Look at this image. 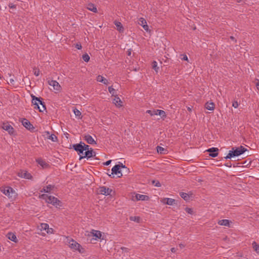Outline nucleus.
I'll return each mask as SVG.
<instances>
[{
  "mask_svg": "<svg viewBox=\"0 0 259 259\" xmlns=\"http://www.w3.org/2000/svg\"><path fill=\"white\" fill-rule=\"evenodd\" d=\"M219 225L221 226H229L230 224V221L228 220H222L218 222Z\"/></svg>",
  "mask_w": 259,
  "mask_h": 259,
  "instance_id": "nucleus-25",
  "label": "nucleus"
},
{
  "mask_svg": "<svg viewBox=\"0 0 259 259\" xmlns=\"http://www.w3.org/2000/svg\"><path fill=\"white\" fill-rule=\"evenodd\" d=\"M10 81L11 83H13V82H14V80L13 79H10Z\"/></svg>",
  "mask_w": 259,
  "mask_h": 259,
  "instance_id": "nucleus-58",
  "label": "nucleus"
},
{
  "mask_svg": "<svg viewBox=\"0 0 259 259\" xmlns=\"http://www.w3.org/2000/svg\"><path fill=\"white\" fill-rule=\"evenodd\" d=\"M108 91L110 94H112L113 96H115V89L113 88L112 86H110L108 87Z\"/></svg>",
  "mask_w": 259,
  "mask_h": 259,
  "instance_id": "nucleus-39",
  "label": "nucleus"
},
{
  "mask_svg": "<svg viewBox=\"0 0 259 259\" xmlns=\"http://www.w3.org/2000/svg\"><path fill=\"white\" fill-rule=\"evenodd\" d=\"M256 87L258 90H259V80H257V82L256 83Z\"/></svg>",
  "mask_w": 259,
  "mask_h": 259,
  "instance_id": "nucleus-53",
  "label": "nucleus"
},
{
  "mask_svg": "<svg viewBox=\"0 0 259 259\" xmlns=\"http://www.w3.org/2000/svg\"><path fill=\"white\" fill-rule=\"evenodd\" d=\"M75 48L78 50H80L82 48V46L80 43H77L75 45Z\"/></svg>",
  "mask_w": 259,
  "mask_h": 259,
  "instance_id": "nucleus-47",
  "label": "nucleus"
},
{
  "mask_svg": "<svg viewBox=\"0 0 259 259\" xmlns=\"http://www.w3.org/2000/svg\"><path fill=\"white\" fill-rule=\"evenodd\" d=\"M39 197L45 200L47 203L52 204L55 206L59 205L60 202V201L55 197L53 196H48L47 194H42L39 196Z\"/></svg>",
  "mask_w": 259,
  "mask_h": 259,
  "instance_id": "nucleus-6",
  "label": "nucleus"
},
{
  "mask_svg": "<svg viewBox=\"0 0 259 259\" xmlns=\"http://www.w3.org/2000/svg\"><path fill=\"white\" fill-rule=\"evenodd\" d=\"M225 165H226V166L229 167H231V166H232L231 164L230 163H226V164H225Z\"/></svg>",
  "mask_w": 259,
  "mask_h": 259,
  "instance_id": "nucleus-56",
  "label": "nucleus"
},
{
  "mask_svg": "<svg viewBox=\"0 0 259 259\" xmlns=\"http://www.w3.org/2000/svg\"><path fill=\"white\" fill-rule=\"evenodd\" d=\"M48 83L50 86H52L54 90L57 92H60L61 90V87L60 84L56 80H52L48 81Z\"/></svg>",
  "mask_w": 259,
  "mask_h": 259,
  "instance_id": "nucleus-10",
  "label": "nucleus"
},
{
  "mask_svg": "<svg viewBox=\"0 0 259 259\" xmlns=\"http://www.w3.org/2000/svg\"><path fill=\"white\" fill-rule=\"evenodd\" d=\"M154 185L156 187H160L161 186L160 183L158 181L156 182Z\"/></svg>",
  "mask_w": 259,
  "mask_h": 259,
  "instance_id": "nucleus-50",
  "label": "nucleus"
},
{
  "mask_svg": "<svg viewBox=\"0 0 259 259\" xmlns=\"http://www.w3.org/2000/svg\"><path fill=\"white\" fill-rule=\"evenodd\" d=\"M121 166L122 167H123V168H126V167L125 166V165H123L122 164V165H121Z\"/></svg>",
  "mask_w": 259,
  "mask_h": 259,
  "instance_id": "nucleus-60",
  "label": "nucleus"
},
{
  "mask_svg": "<svg viewBox=\"0 0 259 259\" xmlns=\"http://www.w3.org/2000/svg\"><path fill=\"white\" fill-rule=\"evenodd\" d=\"M130 220L132 221L139 222L140 221V218L139 217L132 216L130 218Z\"/></svg>",
  "mask_w": 259,
  "mask_h": 259,
  "instance_id": "nucleus-37",
  "label": "nucleus"
},
{
  "mask_svg": "<svg viewBox=\"0 0 259 259\" xmlns=\"http://www.w3.org/2000/svg\"><path fill=\"white\" fill-rule=\"evenodd\" d=\"M219 149L217 147H212L205 150L204 152L209 153V155L212 157H215L219 154Z\"/></svg>",
  "mask_w": 259,
  "mask_h": 259,
  "instance_id": "nucleus-7",
  "label": "nucleus"
},
{
  "mask_svg": "<svg viewBox=\"0 0 259 259\" xmlns=\"http://www.w3.org/2000/svg\"><path fill=\"white\" fill-rule=\"evenodd\" d=\"M18 176L20 177L29 179L31 178V175L26 171H21L18 173Z\"/></svg>",
  "mask_w": 259,
  "mask_h": 259,
  "instance_id": "nucleus-15",
  "label": "nucleus"
},
{
  "mask_svg": "<svg viewBox=\"0 0 259 259\" xmlns=\"http://www.w3.org/2000/svg\"><path fill=\"white\" fill-rule=\"evenodd\" d=\"M1 192L8 196L11 200H14L17 195L16 191L11 187H5L1 188Z\"/></svg>",
  "mask_w": 259,
  "mask_h": 259,
  "instance_id": "nucleus-5",
  "label": "nucleus"
},
{
  "mask_svg": "<svg viewBox=\"0 0 259 259\" xmlns=\"http://www.w3.org/2000/svg\"><path fill=\"white\" fill-rule=\"evenodd\" d=\"M187 109L189 111V112H191L192 111V108L190 107H187Z\"/></svg>",
  "mask_w": 259,
  "mask_h": 259,
  "instance_id": "nucleus-57",
  "label": "nucleus"
},
{
  "mask_svg": "<svg viewBox=\"0 0 259 259\" xmlns=\"http://www.w3.org/2000/svg\"><path fill=\"white\" fill-rule=\"evenodd\" d=\"M67 244L69 247L74 251H78L80 253L83 252V248L81 246L75 241L74 239L67 237Z\"/></svg>",
  "mask_w": 259,
  "mask_h": 259,
  "instance_id": "nucleus-4",
  "label": "nucleus"
},
{
  "mask_svg": "<svg viewBox=\"0 0 259 259\" xmlns=\"http://www.w3.org/2000/svg\"><path fill=\"white\" fill-rule=\"evenodd\" d=\"M120 166L119 165H115L112 168V174L119 175L120 174V176H118V177H120L122 176L120 170H119Z\"/></svg>",
  "mask_w": 259,
  "mask_h": 259,
  "instance_id": "nucleus-14",
  "label": "nucleus"
},
{
  "mask_svg": "<svg viewBox=\"0 0 259 259\" xmlns=\"http://www.w3.org/2000/svg\"><path fill=\"white\" fill-rule=\"evenodd\" d=\"M232 106L235 108H237L238 107V106H239V104L237 102V101H234V102H233Z\"/></svg>",
  "mask_w": 259,
  "mask_h": 259,
  "instance_id": "nucleus-44",
  "label": "nucleus"
},
{
  "mask_svg": "<svg viewBox=\"0 0 259 259\" xmlns=\"http://www.w3.org/2000/svg\"><path fill=\"white\" fill-rule=\"evenodd\" d=\"M113 101V103L117 107H120L122 106V101L117 96V95H115Z\"/></svg>",
  "mask_w": 259,
  "mask_h": 259,
  "instance_id": "nucleus-17",
  "label": "nucleus"
},
{
  "mask_svg": "<svg viewBox=\"0 0 259 259\" xmlns=\"http://www.w3.org/2000/svg\"><path fill=\"white\" fill-rule=\"evenodd\" d=\"M156 112H157V115L162 116V117L166 116L165 112L163 110L157 109V110H156Z\"/></svg>",
  "mask_w": 259,
  "mask_h": 259,
  "instance_id": "nucleus-33",
  "label": "nucleus"
},
{
  "mask_svg": "<svg viewBox=\"0 0 259 259\" xmlns=\"http://www.w3.org/2000/svg\"><path fill=\"white\" fill-rule=\"evenodd\" d=\"M136 198L137 200H147L148 197L144 195L137 194Z\"/></svg>",
  "mask_w": 259,
  "mask_h": 259,
  "instance_id": "nucleus-26",
  "label": "nucleus"
},
{
  "mask_svg": "<svg viewBox=\"0 0 259 259\" xmlns=\"http://www.w3.org/2000/svg\"><path fill=\"white\" fill-rule=\"evenodd\" d=\"M112 191V190L111 189L105 186H102L99 187L98 192L100 194L107 196L110 195Z\"/></svg>",
  "mask_w": 259,
  "mask_h": 259,
  "instance_id": "nucleus-8",
  "label": "nucleus"
},
{
  "mask_svg": "<svg viewBox=\"0 0 259 259\" xmlns=\"http://www.w3.org/2000/svg\"><path fill=\"white\" fill-rule=\"evenodd\" d=\"M185 210L187 213L189 214H192L193 212L192 209L189 207H186Z\"/></svg>",
  "mask_w": 259,
  "mask_h": 259,
  "instance_id": "nucleus-41",
  "label": "nucleus"
},
{
  "mask_svg": "<svg viewBox=\"0 0 259 259\" xmlns=\"http://www.w3.org/2000/svg\"><path fill=\"white\" fill-rule=\"evenodd\" d=\"M87 8L89 10H90L91 11H92V12H93L94 13H97V8L95 6V5L92 4V3L88 4V5H87Z\"/></svg>",
  "mask_w": 259,
  "mask_h": 259,
  "instance_id": "nucleus-20",
  "label": "nucleus"
},
{
  "mask_svg": "<svg viewBox=\"0 0 259 259\" xmlns=\"http://www.w3.org/2000/svg\"><path fill=\"white\" fill-rule=\"evenodd\" d=\"M3 128L8 131L10 135H13L15 133L14 128L8 123H4Z\"/></svg>",
  "mask_w": 259,
  "mask_h": 259,
  "instance_id": "nucleus-13",
  "label": "nucleus"
},
{
  "mask_svg": "<svg viewBox=\"0 0 259 259\" xmlns=\"http://www.w3.org/2000/svg\"><path fill=\"white\" fill-rule=\"evenodd\" d=\"M36 162L42 168H47L49 166V164L41 158L36 159Z\"/></svg>",
  "mask_w": 259,
  "mask_h": 259,
  "instance_id": "nucleus-11",
  "label": "nucleus"
},
{
  "mask_svg": "<svg viewBox=\"0 0 259 259\" xmlns=\"http://www.w3.org/2000/svg\"><path fill=\"white\" fill-rule=\"evenodd\" d=\"M230 38L232 40H235V42H236V40L235 39V37L233 36H231Z\"/></svg>",
  "mask_w": 259,
  "mask_h": 259,
  "instance_id": "nucleus-55",
  "label": "nucleus"
},
{
  "mask_svg": "<svg viewBox=\"0 0 259 259\" xmlns=\"http://www.w3.org/2000/svg\"><path fill=\"white\" fill-rule=\"evenodd\" d=\"M9 7L10 8V9H15L16 8V5H14L12 3H10L9 4Z\"/></svg>",
  "mask_w": 259,
  "mask_h": 259,
  "instance_id": "nucleus-46",
  "label": "nucleus"
},
{
  "mask_svg": "<svg viewBox=\"0 0 259 259\" xmlns=\"http://www.w3.org/2000/svg\"><path fill=\"white\" fill-rule=\"evenodd\" d=\"M161 201L162 203H163L164 204H166L168 205H172L174 203L175 200V199H172V198H163L161 200Z\"/></svg>",
  "mask_w": 259,
  "mask_h": 259,
  "instance_id": "nucleus-16",
  "label": "nucleus"
},
{
  "mask_svg": "<svg viewBox=\"0 0 259 259\" xmlns=\"http://www.w3.org/2000/svg\"><path fill=\"white\" fill-rule=\"evenodd\" d=\"M147 113L151 115V116L154 115H157V112H156V110H148L146 111Z\"/></svg>",
  "mask_w": 259,
  "mask_h": 259,
  "instance_id": "nucleus-40",
  "label": "nucleus"
},
{
  "mask_svg": "<svg viewBox=\"0 0 259 259\" xmlns=\"http://www.w3.org/2000/svg\"><path fill=\"white\" fill-rule=\"evenodd\" d=\"M170 250H171V251L172 252H176V249L175 248H174V247H172V248H171Z\"/></svg>",
  "mask_w": 259,
  "mask_h": 259,
  "instance_id": "nucleus-54",
  "label": "nucleus"
},
{
  "mask_svg": "<svg viewBox=\"0 0 259 259\" xmlns=\"http://www.w3.org/2000/svg\"><path fill=\"white\" fill-rule=\"evenodd\" d=\"M84 140L87 141V142L89 144H96V143L95 140L93 139L92 136L90 135H87L84 136Z\"/></svg>",
  "mask_w": 259,
  "mask_h": 259,
  "instance_id": "nucleus-18",
  "label": "nucleus"
},
{
  "mask_svg": "<svg viewBox=\"0 0 259 259\" xmlns=\"http://www.w3.org/2000/svg\"><path fill=\"white\" fill-rule=\"evenodd\" d=\"M132 49H128V51H127V55L128 56H130L131 55V53H132Z\"/></svg>",
  "mask_w": 259,
  "mask_h": 259,
  "instance_id": "nucleus-51",
  "label": "nucleus"
},
{
  "mask_svg": "<svg viewBox=\"0 0 259 259\" xmlns=\"http://www.w3.org/2000/svg\"><path fill=\"white\" fill-rule=\"evenodd\" d=\"M53 187L52 185H48L46 187H44L42 190H41V192H46L48 193L50 192L53 189Z\"/></svg>",
  "mask_w": 259,
  "mask_h": 259,
  "instance_id": "nucleus-27",
  "label": "nucleus"
},
{
  "mask_svg": "<svg viewBox=\"0 0 259 259\" xmlns=\"http://www.w3.org/2000/svg\"><path fill=\"white\" fill-rule=\"evenodd\" d=\"M97 80L99 82H102L105 84H107L108 83V80L101 75L97 76Z\"/></svg>",
  "mask_w": 259,
  "mask_h": 259,
  "instance_id": "nucleus-21",
  "label": "nucleus"
},
{
  "mask_svg": "<svg viewBox=\"0 0 259 259\" xmlns=\"http://www.w3.org/2000/svg\"><path fill=\"white\" fill-rule=\"evenodd\" d=\"M237 3H240L241 0H236Z\"/></svg>",
  "mask_w": 259,
  "mask_h": 259,
  "instance_id": "nucleus-59",
  "label": "nucleus"
},
{
  "mask_svg": "<svg viewBox=\"0 0 259 259\" xmlns=\"http://www.w3.org/2000/svg\"><path fill=\"white\" fill-rule=\"evenodd\" d=\"M143 28H144V29L147 32L149 31V26L147 24V23L146 24H145L144 25H143L142 26Z\"/></svg>",
  "mask_w": 259,
  "mask_h": 259,
  "instance_id": "nucleus-43",
  "label": "nucleus"
},
{
  "mask_svg": "<svg viewBox=\"0 0 259 259\" xmlns=\"http://www.w3.org/2000/svg\"><path fill=\"white\" fill-rule=\"evenodd\" d=\"M88 236H93L95 237L94 239H95V240H97L99 239H101L102 234L101 232L100 231L92 230V231L90 232V234L88 235Z\"/></svg>",
  "mask_w": 259,
  "mask_h": 259,
  "instance_id": "nucleus-9",
  "label": "nucleus"
},
{
  "mask_svg": "<svg viewBox=\"0 0 259 259\" xmlns=\"http://www.w3.org/2000/svg\"><path fill=\"white\" fill-rule=\"evenodd\" d=\"M82 59L85 62H88L90 60V57L88 54H85L82 55Z\"/></svg>",
  "mask_w": 259,
  "mask_h": 259,
  "instance_id": "nucleus-36",
  "label": "nucleus"
},
{
  "mask_svg": "<svg viewBox=\"0 0 259 259\" xmlns=\"http://www.w3.org/2000/svg\"><path fill=\"white\" fill-rule=\"evenodd\" d=\"M152 68L157 73L158 71L159 67L157 66L156 61H153L152 63Z\"/></svg>",
  "mask_w": 259,
  "mask_h": 259,
  "instance_id": "nucleus-29",
  "label": "nucleus"
},
{
  "mask_svg": "<svg viewBox=\"0 0 259 259\" xmlns=\"http://www.w3.org/2000/svg\"><path fill=\"white\" fill-rule=\"evenodd\" d=\"M114 24L117 27V30H118L120 32L123 31V27L122 26V24L120 22L115 21Z\"/></svg>",
  "mask_w": 259,
  "mask_h": 259,
  "instance_id": "nucleus-24",
  "label": "nucleus"
},
{
  "mask_svg": "<svg viewBox=\"0 0 259 259\" xmlns=\"http://www.w3.org/2000/svg\"><path fill=\"white\" fill-rule=\"evenodd\" d=\"M214 106H215V105H214V103H213V102H210V103L207 102L205 105V107L207 110H209L210 111H212L214 110Z\"/></svg>",
  "mask_w": 259,
  "mask_h": 259,
  "instance_id": "nucleus-23",
  "label": "nucleus"
},
{
  "mask_svg": "<svg viewBox=\"0 0 259 259\" xmlns=\"http://www.w3.org/2000/svg\"><path fill=\"white\" fill-rule=\"evenodd\" d=\"M179 247H180V248H183L184 247H185V245L182 244V243H181L179 244Z\"/></svg>",
  "mask_w": 259,
  "mask_h": 259,
  "instance_id": "nucleus-52",
  "label": "nucleus"
},
{
  "mask_svg": "<svg viewBox=\"0 0 259 259\" xmlns=\"http://www.w3.org/2000/svg\"><path fill=\"white\" fill-rule=\"evenodd\" d=\"M74 113L76 116L78 117L79 118L81 119L82 118L81 113L79 110L77 109H75L74 110Z\"/></svg>",
  "mask_w": 259,
  "mask_h": 259,
  "instance_id": "nucleus-32",
  "label": "nucleus"
},
{
  "mask_svg": "<svg viewBox=\"0 0 259 259\" xmlns=\"http://www.w3.org/2000/svg\"><path fill=\"white\" fill-rule=\"evenodd\" d=\"M48 139L52 141L55 142L57 140V137L55 135L52 134L48 136Z\"/></svg>",
  "mask_w": 259,
  "mask_h": 259,
  "instance_id": "nucleus-34",
  "label": "nucleus"
},
{
  "mask_svg": "<svg viewBox=\"0 0 259 259\" xmlns=\"http://www.w3.org/2000/svg\"><path fill=\"white\" fill-rule=\"evenodd\" d=\"M180 196L185 200H188L189 199V196L188 194L184 192H181L180 193Z\"/></svg>",
  "mask_w": 259,
  "mask_h": 259,
  "instance_id": "nucleus-30",
  "label": "nucleus"
},
{
  "mask_svg": "<svg viewBox=\"0 0 259 259\" xmlns=\"http://www.w3.org/2000/svg\"><path fill=\"white\" fill-rule=\"evenodd\" d=\"M247 150L243 147H233L231 150H229L227 155L224 157L225 159H234L242 154H243Z\"/></svg>",
  "mask_w": 259,
  "mask_h": 259,
  "instance_id": "nucleus-2",
  "label": "nucleus"
},
{
  "mask_svg": "<svg viewBox=\"0 0 259 259\" xmlns=\"http://www.w3.org/2000/svg\"><path fill=\"white\" fill-rule=\"evenodd\" d=\"M53 229L52 228H48V230L46 231L47 233L48 234H52L53 233Z\"/></svg>",
  "mask_w": 259,
  "mask_h": 259,
  "instance_id": "nucleus-48",
  "label": "nucleus"
},
{
  "mask_svg": "<svg viewBox=\"0 0 259 259\" xmlns=\"http://www.w3.org/2000/svg\"><path fill=\"white\" fill-rule=\"evenodd\" d=\"M181 59L182 60L188 61V57H187V55L186 54H182V55H181Z\"/></svg>",
  "mask_w": 259,
  "mask_h": 259,
  "instance_id": "nucleus-42",
  "label": "nucleus"
},
{
  "mask_svg": "<svg viewBox=\"0 0 259 259\" xmlns=\"http://www.w3.org/2000/svg\"><path fill=\"white\" fill-rule=\"evenodd\" d=\"M49 228V226L48 224L42 223L40 225V230H45L46 231L47 230H48Z\"/></svg>",
  "mask_w": 259,
  "mask_h": 259,
  "instance_id": "nucleus-31",
  "label": "nucleus"
},
{
  "mask_svg": "<svg viewBox=\"0 0 259 259\" xmlns=\"http://www.w3.org/2000/svg\"><path fill=\"white\" fill-rule=\"evenodd\" d=\"M21 122L23 125L29 130H33L34 128L33 125L31 124L30 121L28 120L27 119L23 118L21 120Z\"/></svg>",
  "mask_w": 259,
  "mask_h": 259,
  "instance_id": "nucleus-12",
  "label": "nucleus"
},
{
  "mask_svg": "<svg viewBox=\"0 0 259 259\" xmlns=\"http://www.w3.org/2000/svg\"><path fill=\"white\" fill-rule=\"evenodd\" d=\"M147 23L146 20L144 18H140L139 19L138 24L142 26Z\"/></svg>",
  "mask_w": 259,
  "mask_h": 259,
  "instance_id": "nucleus-35",
  "label": "nucleus"
},
{
  "mask_svg": "<svg viewBox=\"0 0 259 259\" xmlns=\"http://www.w3.org/2000/svg\"><path fill=\"white\" fill-rule=\"evenodd\" d=\"M157 152L161 154H166L168 153V150L163 147H157Z\"/></svg>",
  "mask_w": 259,
  "mask_h": 259,
  "instance_id": "nucleus-22",
  "label": "nucleus"
},
{
  "mask_svg": "<svg viewBox=\"0 0 259 259\" xmlns=\"http://www.w3.org/2000/svg\"><path fill=\"white\" fill-rule=\"evenodd\" d=\"M252 247L254 251L258 253H259V245L257 244L255 241L252 243Z\"/></svg>",
  "mask_w": 259,
  "mask_h": 259,
  "instance_id": "nucleus-28",
  "label": "nucleus"
},
{
  "mask_svg": "<svg viewBox=\"0 0 259 259\" xmlns=\"http://www.w3.org/2000/svg\"><path fill=\"white\" fill-rule=\"evenodd\" d=\"M74 149L78 152L79 155V159L83 158L89 159L95 156L96 152L92 148L89 149V147H72Z\"/></svg>",
  "mask_w": 259,
  "mask_h": 259,
  "instance_id": "nucleus-1",
  "label": "nucleus"
},
{
  "mask_svg": "<svg viewBox=\"0 0 259 259\" xmlns=\"http://www.w3.org/2000/svg\"><path fill=\"white\" fill-rule=\"evenodd\" d=\"M72 146H88V145H85L84 143H82V142H80V143L73 144Z\"/></svg>",
  "mask_w": 259,
  "mask_h": 259,
  "instance_id": "nucleus-45",
  "label": "nucleus"
},
{
  "mask_svg": "<svg viewBox=\"0 0 259 259\" xmlns=\"http://www.w3.org/2000/svg\"><path fill=\"white\" fill-rule=\"evenodd\" d=\"M111 162V160H108L106 162H105L104 163V165H109Z\"/></svg>",
  "mask_w": 259,
  "mask_h": 259,
  "instance_id": "nucleus-49",
  "label": "nucleus"
},
{
  "mask_svg": "<svg viewBox=\"0 0 259 259\" xmlns=\"http://www.w3.org/2000/svg\"><path fill=\"white\" fill-rule=\"evenodd\" d=\"M7 237L10 240L16 243L18 242V239L16 236L13 233H9L7 234Z\"/></svg>",
  "mask_w": 259,
  "mask_h": 259,
  "instance_id": "nucleus-19",
  "label": "nucleus"
},
{
  "mask_svg": "<svg viewBox=\"0 0 259 259\" xmlns=\"http://www.w3.org/2000/svg\"><path fill=\"white\" fill-rule=\"evenodd\" d=\"M33 73L35 76H38L39 75L40 71H39V69H38L35 67L33 68Z\"/></svg>",
  "mask_w": 259,
  "mask_h": 259,
  "instance_id": "nucleus-38",
  "label": "nucleus"
},
{
  "mask_svg": "<svg viewBox=\"0 0 259 259\" xmlns=\"http://www.w3.org/2000/svg\"><path fill=\"white\" fill-rule=\"evenodd\" d=\"M32 98V104L35 109H38L39 112H42L46 110L45 103L42 101L41 98L35 97L33 94L31 95Z\"/></svg>",
  "mask_w": 259,
  "mask_h": 259,
  "instance_id": "nucleus-3",
  "label": "nucleus"
}]
</instances>
